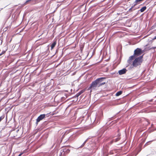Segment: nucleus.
<instances>
[{"mask_svg": "<svg viewBox=\"0 0 156 156\" xmlns=\"http://www.w3.org/2000/svg\"><path fill=\"white\" fill-rule=\"evenodd\" d=\"M106 77H102L98 78L91 83L90 87L87 89V90H89L92 88L94 89L97 87H99L104 85L105 82H102L103 79H105Z\"/></svg>", "mask_w": 156, "mask_h": 156, "instance_id": "nucleus-1", "label": "nucleus"}, {"mask_svg": "<svg viewBox=\"0 0 156 156\" xmlns=\"http://www.w3.org/2000/svg\"><path fill=\"white\" fill-rule=\"evenodd\" d=\"M143 52L142 51L141 49L138 48H137L134 50L133 55L129 57L127 61L128 63L129 64H131L132 61L134 60L136 57L141 55Z\"/></svg>", "mask_w": 156, "mask_h": 156, "instance_id": "nucleus-2", "label": "nucleus"}, {"mask_svg": "<svg viewBox=\"0 0 156 156\" xmlns=\"http://www.w3.org/2000/svg\"><path fill=\"white\" fill-rule=\"evenodd\" d=\"M143 55L136 58L133 62L132 61V63L130 64H131V66L134 67H136L140 65L143 62Z\"/></svg>", "mask_w": 156, "mask_h": 156, "instance_id": "nucleus-3", "label": "nucleus"}, {"mask_svg": "<svg viewBox=\"0 0 156 156\" xmlns=\"http://www.w3.org/2000/svg\"><path fill=\"white\" fill-rule=\"evenodd\" d=\"M46 115L44 114L40 115L36 119V123H38L40 121L42 120L45 117Z\"/></svg>", "mask_w": 156, "mask_h": 156, "instance_id": "nucleus-4", "label": "nucleus"}, {"mask_svg": "<svg viewBox=\"0 0 156 156\" xmlns=\"http://www.w3.org/2000/svg\"><path fill=\"white\" fill-rule=\"evenodd\" d=\"M127 71L126 69L124 68L123 69L120 70L118 71L119 75H121L125 74Z\"/></svg>", "mask_w": 156, "mask_h": 156, "instance_id": "nucleus-5", "label": "nucleus"}, {"mask_svg": "<svg viewBox=\"0 0 156 156\" xmlns=\"http://www.w3.org/2000/svg\"><path fill=\"white\" fill-rule=\"evenodd\" d=\"M56 41H55L51 45V50H52L55 46L56 45Z\"/></svg>", "mask_w": 156, "mask_h": 156, "instance_id": "nucleus-6", "label": "nucleus"}, {"mask_svg": "<svg viewBox=\"0 0 156 156\" xmlns=\"http://www.w3.org/2000/svg\"><path fill=\"white\" fill-rule=\"evenodd\" d=\"M143 1V0H136L134 3H135L134 6H135L137 4H139L140 2Z\"/></svg>", "mask_w": 156, "mask_h": 156, "instance_id": "nucleus-7", "label": "nucleus"}, {"mask_svg": "<svg viewBox=\"0 0 156 156\" xmlns=\"http://www.w3.org/2000/svg\"><path fill=\"white\" fill-rule=\"evenodd\" d=\"M156 48V47H152V48H150V47H146L145 48L144 50L145 51H148L151 49H155Z\"/></svg>", "mask_w": 156, "mask_h": 156, "instance_id": "nucleus-8", "label": "nucleus"}, {"mask_svg": "<svg viewBox=\"0 0 156 156\" xmlns=\"http://www.w3.org/2000/svg\"><path fill=\"white\" fill-rule=\"evenodd\" d=\"M147 9V7L146 6H144L142 8L140 11L141 12H144Z\"/></svg>", "mask_w": 156, "mask_h": 156, "instance_id": "nucleus-9", "label": "nucleus"}, {"mask_svg": "<svg viewBox=\"0 0 156 156\" xmlns=\"http://www.w3.org/2000/svg\"><path fill=\"white\" fill-rule=\"evenodd\" d=\"M122 92L121 91H120L118 92L116 94V96H118L122 94Z\"/></svg>", "mask_w": 156, "mask_h": 156, "instance_id": "nucleus-10", "label": "nucleus"}, {"mask_svg": "<svg viewBox=\"0 0 156 156\" xmlns=\"http://www.w3.org/2000/svg\"><path fill=\"white\" fill-rule=\"evenodd\" d=\"M31 0H27L24 3L25 5H27L28 2H30Z\"/></svg>", "mask_w": 156, "mask_h": 156, "instance_id": "nucleus-11", "label": "nucleus"}, {"mask_svg": "<svg viewBox=\"0 0 156 156\" xmlns=\"http://www.w3.org/2000/svg\"><path fill=\"white\" fill-rule=\"evenodd\" d=\"M4 116H2L0 117V122L4 119Z\"/></svg>", "mask_w": 156, "mask_h": 156, "instance_id": "nucleus-12", "label": "nucleus"}, {"mask_svg": "<svg viewBox=\"0 0 156 156\" xmlns=\"http://www.w3.org/2000/svg\"><path fill=\"white\" fill-rule=\"evenodd\" d=\"M5 51H3L2 52V53H1L0 54H1V55H2V54H4L5 53Z\"/></svg>", "mask_w": 156, "mask_h": 156, "instance_id": "nucleus-13", "label": "nucleus"}, {"mask_svg": "<svg viewBox=\"0 0 156 156\" xmlns=\"http://www.w3.org/2000/svg\"><path fill=\"white\" fill-rule=\"evenodd\" d=\"M86 141H85L84 143H83L82 144V145L81 146V147H83L84 146L85 144L86 143Z\"/></svg>", "mask_w": 156, "mask_h": 156, "instance_id": "nucleus-14", "label": "nucleus"}, {"mask_svg": "<svg viewBox=\"0 0 156 156\" xmlns=\"http://www.w3.org/2000/svg\"><path fill=\"white\" fill-rule=\"evenodd\" d=\"M84 91H83V90H81L80 91L79 93H80V94H81L82 93H83Z\"/></svg>", "mask_w": 156, "mask_h": 156, "instance_id": "nucleus-15", "label": "nucleus"}, {"mask_svg": "<svg viewBox=\"0 0 156 156\" xmlns=\"http://www.w3.org/2000/svg\"><path fill=\"white\" fill-rule=\"evenodd\" d=\"M23 153H20V154L18 156H21L23 154Z\"/></svg>", "mask_w": 156, "mask_h": 156, "instance_id": "nucleus-16", "label": "nucleus"}, {"mask_svg": "<svg viewBox=\"0 0 156 156\" xmlns=\"http://www.w3.org/2000/svg\"><path fill=\"white\" fill-rule=\"evenodd\" d=\"M62 98V100H65V98L64 97H62L61 98Z\"/></svg>", "mask_w": 156, "mask_h": 156, "instance_id": "nucleus-17", "label": "nucleus"}, {"mask_svg": "<svg viewBox=\"0 0 156 156\" xmlns=\"http://www.w3.org/2000/svg\"><path fill=\"white\" fill-rule=\"evenodd\" d=\"M113 140H112V141H111L110 142V144H112L113 143Z\"/></svg>", "mask_w": 156, "mask_h": 156, "instance_id": "nucleus-18", "label": "nucleus"}, {"mask_svg": "<svg viewBox=\"0 0 156 156\" xmlns=\"http://www.w3.org/2000/svg\"><path fill=\"white\" fill-rule=\"evenodd\" d=\"M156 39V36L154 37L153 40H155Z\"/></svg>", "mask_w": 156, "mask_h": 156, "instance_id": "nucleus-19", "label": "nucleus"}, {"mask_svg": "<svg viewBox=\"0 0 156 156\" xmlns=\"http://www.w3.org/2000/svg\"><path fill=\"white\" fill-rule=\"evenodd\" d=\"M133 8V7H132L130 9H129V10H131Z\"/></svg>", "mask_w": 156, "mask_h": 156, "instance_id": "nucleus-20", "label": "nucleus"}, {"mask_svg": "<svg viewBox=\"0 0 156 156\" xmlns=\"http://www.w3.org/2000/svg\"><path fill=\"white\" fill-rule=\"evenodd\" d=\"M118 141V140H116L115 141V142H116V141Z\"/></svg>", "mask_w": 156, "mask_h": 156, "instance_id": "nucleus-21", "label": "nucleus"}, {"mask_svg": "<svg viewBox=\"0 0 156 156\" xmlns=\"http://www.w3.org/2000/svg\"><path fill=\"white\" fill-rule=\"evenodd\" d=\"M118 141V140H116L115 141V142H116V141Z\"/></svg>", "mask_w": 156, "mask_h": 156, "instance_id": "nucleus-22", "label": "nucleus"}, {"mask_svg": "<svg viewBox=\"0 0 156 156\" xmlns=\"http://www.w3.org/2000/svg\"><path fill=\"white\" fill-rule=\"evenodd\" d=\"M118 141V140H116L115 141V142H116V141Z\"/></svg>", "mask_w": 156, "mask_h": 156, "instance_id": "nucleus-23", "label": "nucleus"}, {"mask_svg": "<svg viewBox=\"0 0 156 156\" xmlns=\"http://www.w3.org/2000/svg\"><path fill=\"white\" fill-rule=\"evenodd\" d=\"M118 141V140H116L115 141V142H116V141Z\"/></svg>", "mask_w": 156, "mask_h": 156, "instance_id": "nucleus-24", "label": "nucleus"}, {"mask_svg": "<svg viewBox=\"0 0 156 156\" xmlns=\"http://www.w3.org/2000/svg\"><path fill=\"white\" fill-rule=\"evenodd\" d=\"M1 55V54H0V56Z\"/></svg>", "mask_w": 156, "mask_h": 156, "instance_id": "nucleus-25", "label": "nucleus"}, {"mask_svg": "<svg viewBox=\"0 0 156 156\" xmlns=\"http://www.w3.org/2000/svg\"><path fill=\"white\" fill-rule=\"evenodd\" d=\"M91 91H92V90H90V92H91Z\"/></svg>", "mask_w": 156, "mask_h": 156, "instance_id": "nucleus-26", "label": "nucleus"}]
</instances>
